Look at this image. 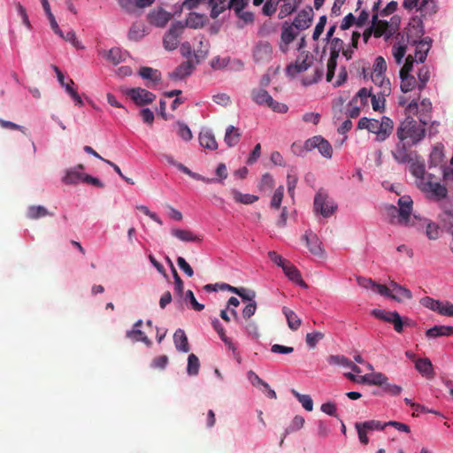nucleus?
<instances>
[{
	"label": "nucleus",
	"mask_w": 453,
	"mask_h": 453,
	"mask_svg": "<svg viewBox=\"0 0 453 453\" xmlns=\"http://www.w3.org/2000/svg\"><path fill=\"white\" fill-rule=\"evenodd\" d=\"M426 127L411 116H406L399 123L390 150V154L397 164H405L411 160L414 155L411 148L418 146L425 139Z\"/></svg>",
	"instance_id": "f257e3e1"
},
{
	"label": "nucleus",
	"mask_w": 453,
	"mask_h": 453,
	"mask_svg": "<svg viewBox=\"0 0 453 453\" xmlns=\"http://www.w3.org/2000/svg\"><path fill=\"white\" fill-rule=\"evenodd\" d=\"M344 377L356 383L380 386L383 393L395 396L399 395L403 390L400 386L388 383V378L382 372H372L361 376L352 372H345Z\"/></svg>",
	"instance_id": "f03ea898"
},
{
	"label": "nucleus",
	"mask_w": 453,
	"mask_h": 453,
	"mask_svg": "<svg viewBox=\"0 0 453 453\" xmlns=\"http://www.w3.org/2000/svg\"><path fill=\"white\" fill-rule=\"evenodd\" d=\"M401 23V19L398 15L390 17L389 20L380 19L379 14L374 13L372 17L371 28L373 31L375 37H385L386 40L389 39L396 33Z\"/></svg>",
	"instance_id": "7ed1b4c3"
},
{
	"label": "nucleus",
	"mask_w": 453,
	"mask_h": 453,
	"mask_svg": "<svg viewBox=\"0 0 453 453\" xmlns=\"http://www.w3.org/2000/svg\"><path fill=\"white\" fill-rule=\"evenodd\" d=\"M432 109V103L429 99L412 100L406 105L405 113L407 116H417L418 122L426 127L431 119Z\"/></svg>",
	"instance_id": "20e7f679"
},
{
	"label": "nucleus",
	"mask_w": 453,
	"mask_h": 453,
	"mask_svg": "<svg viewBox=\"0 0 453 453\" xmlns=\"http://www.w3.org/2000/svg\"><path fill=\"white\" fill-rule=\"evenodd\" d=\"M314 58L311 54L309 52H302L294 63L287 65L285 73L288 76L293 79L299 78L304 72L312 66Z\"/></svg>",
	"instance_id": "39448f33"
},
{
	"label": "nucleus",
	"mask_w": 453,
	"mask_h": 453,
	"mask_svg": "<svg viewBox=\"0 0 453 453\" xmlns=\"http://www.w3.org/2000/svg\"><path fill=\"white\" fill-rule=\"evenodd\" d=\"M418 188L426 194V197L434 201H441L448 195L446 187L440 182L432 180V176L425 181L419 180Z\"/></svg>",
	"instance_id": "423d86ee"
},
{
	"label": "nucleus",
	"mask_w": 453,
	"mask_h": 453,
	"mask_svg": "<svg viewBox=\"0 0 453 453\" xmlns=\"http://www.w3.org/2000/svg\"><path fill=\"white\" fill-rule=\"evenodd\" d=\"M412 204L413 202L411 196H403L398 199V207L394 205L390 207L392 215H394V213L397 214V216L395 217L396 223L403 226L409 225Z\"/></svg>",
	"instance_id": "0eeeda50"
},
{
	"label": "nucleus",
	"mask_w": 453,
	"mask_h": 453,
	"mask_svg": "<svg viewBox=\"0 0 453 453\" xmlns=\"http://www.w3.org/2000/svg\"><path fill=\"white\" fill-rule=\"evenodd\" d=\"M337 204L326 193L319 190L314 197V211L324 218L332 216L337 210Z\"/></svg>",
	"instance_id": "6e6552de"
},
{
	"label": "nucleus",
	"mask_w": 453,
	"mask_h": 453,
	"mask_svg": "<svg viewBox=\"0 0 453 453\" xmlns=\"http://www.w3.org/2000/svg\"><path fill=\"white\" fill-rule=\"evenodd\" d=\"M413 70V60L411 59V56L409 55L406 58V61L400 71V78H401V90L403 93L410 92L413 90L416 87H418V82L413 75L411 73Z\"/></svg>",
	"instance_id": "1a4fd4ad"
},
{
	"label": "nucleus",
	"mask_w": 453,
	"mask_h": 453,
	"mask_svg": "<svg viewBox=\"0 0 453 453\" xmlns=\"http://www.w3.org/2000/svg\"><path fill=\"white\" fill-rule=\"evenodd\" d=\"M420 303L424 307L446 317L453 316V303L449 301H440L430 296H425L420 299Z\"/></svg>",
	"instance_id": "9d476101"
},
{
	"label": "nucleus",
	"mask_w": 453,
	"mask_h": 453,
	"mask_svg": "<svg viewBox=\"0 0 453 453\" xmlns=\"http://www.w3.org/2000/svg\"><path fill=\"white\" fill-rule=\"evenodd\" d=\"M372 314L380 320L393 324L394 329L397 333L403 332L404 324L409 325L408 319L404 322L400 314L395 311H388L382 309H373Z\"/></svg>",
	"instance_id": "9b49d317"
},
{
	"label": "nucleus",
	"mask_w": 453,
	"mask_h": 453,
	"mask_svg": "<svg viewBox=\"0 0 453 453\" xmlns=\"http://www.w3.org/2000/svg\"><path fill=\"white\" fill-rule=\"evenodd\" d=\"M185 26L180 21H176L171 25L170 29L165 33L163 38V45L166 50H173L179 45V38L184 31Z\"/></svg>",
	"instance_id": "f8f14e48"
},
{
	"label": "nucleus",
	"mask_w": 453,
	"mask_h": 453,
	"mask_svg": "<svg viewBox=\"0 0 453 453\" xmlns=\"http://www.w3.org/2000/svg\"><path fill=\"white\" fill-rule=\"evenodd\" d=\"M304 148L307 151L318 149L319 152L326 158H331L333 149L330 143L322 136H313L304 142Z\"/></svg>",
	"instance_id": "ddd939ff"
},
{
	"label": "nucleus",
	"mask_w": 453,
	"mask_h": 453,
	"mask_svg": "<svg viewBox=\"0 0 453 453\" xmlns=\"http://www.w3.org/2000/svg\"><path fill=\"white\" fill-rule=\"evenodd\" d=\"M404 165H409V170L411 173L416 178V184L418 186L419 180L425 181L426 179L430 178L432 174H427L426 173L425 163L422 160H419V157L417 152L414 151V155L411 161L405 162Z\"/></svg>",
	"instance_id": "4468645a"
},
{
	"label": "nucleus",
	"mask_w": 453,
	"mask_h": 453,
	"mask_svg": "<svg viewBox=\"0 0 453 453\" xmlns=\"http://www.w3.org/2000/svg\"><path fill=\"white\" fill-rule=\"evenodd\" d=\"M273 48L267 42H258L253 49V59L258 65H265L272 60Z\"/></svg>",
	"instance_id": "2eb2a0df"
},
{
	"label": "nucleus",
	"mask_w": 453,
	"mask_h": 453,
	"mask_svg": "<svg viewBox=\"0 0 453 453\" xmlns=\"http://www.w3.org/2000/svg\"><path fill=\"white\" fill-rule=\"evenodd\" d=\"M303 239L305 241L307 248L313 256L319 258L325 257V250L322 242L316 234L311 231H307L303 236Z\"/></svg>",
	"instance_id": "dca6fc26"
},
{
	"label": "nucleus",
	"mask_w": 453,
	"mask_h": 453,
	"mask_svg": "<svg viewBox=\"0 0 453 453\" xmlns=\"http://www.w3.org/2000/svg\"><path fill=\"white\" fill-rule=\"evenodd\" d=\"M172 13L161 7L151 10L148 16V22L157 27H164L172 19Z\"/></svg>",
	"instance_id": "f3484780"
},
{
	"label": "nucleus",
	"mask_w": 453,
	"mask_h": 453,
	"mask_svg": "<svg viewBox=\"0 0 453 453\" xmlns=\"http://www.w3.org/2000/svg\"><path fill=\"white\" fill-rule=\"evenodd\" d=\"M251 96L253 101L256 102L257 104H265L268 107L272 108L274 111H281L280 104L274 101L272 96H270L267 91L264 89H254L251 93Z\"/></svg>",
	"instance_id": "a211bd4d"
},
{
	"label": "nucleus",
	"mask_w": 453,
	"mask_h": 453,
	"mask_svg": "<svg viewBox=\"0 0 453 453\" xmlns=\"http://www.w3.org/2000/svg\"><path fill=\"white\" fill-rule=\"evenodd\" d=\"M127 95L137 104L145 105L156 99V95L142 88H131Z\"/></svg>",
	"instance_id": "6ab92c4d"
},
{
	"label": "nucleus",
	"mask_w": 453,
	"mask_h": 453,
	"mask_svg": "<svg viewBox=\"0 0 453 453\" xmlns=\"http://www.w3.org/2000/svg\"><path fill=\"white\" fill-rule=\"evenodd\" d=\"M394 130V123L393 120L387 116H383L380 123L373 133L375 136V141L379 142H382L386 141L391 135Z\"/></svg>",
	"instance_id": "aec40b11"
},
{
	"label": "nucleus",
	"mask_w": 453,
	"mask_h": 453,
	"mask_svg": "<svg viewBox=\"0 0 453 453\" xmlns=\"http://www.w3.org/2000/svg\"><path fill=\"white\" fill-rule=\"evenodd\" d=\"M312 19L313 10L311 7H307L296 13L291 24L294 25V27H297L303 31L311 26Z\"/></svg>",
	"instance_id": "412c9836"
},
{
	"label": "nucleus",
	"mask_w": 453,
	"mask_h": 453,
	"mask_svg": "<svg viewBox=\"0 0 453 453\" xmlns=\"http://www.w3.org/2000/svg\"><path fill=\"white\" fill-rule=\"evenodd\" d=\"M415 44V51H414V59L417 63H424L426 59L427 54L432 46V39L430 37H426L418 42H414Z\"/></svg>",
	"instance_id": "4be33fe9"
},
{
	"label": "nucleus",
	"mask_w": 453,
	"mask_h": 453,
	"mask_svg": "<svg viewBox=\"0 0 453 453\" xmlns=\"http://www.w3.org/2000/svg\"><path fill=\"white\" fill-rule=\"evenodd\" d=\"M372 81L374 85L372 88L374 91H379L382 96H389L391 93V83L385 74L372 73Z\"/></svg>",
	"instance_id": "5701e85b"
},
{
	"label": "nucleus",
	"mask_w": 453,
	"mask_h": 453,
	"mask_svg": "<svg viewBox=\"0 0 453 453\" xmlns=\"http://www.w3.org/2000/svg\"><path fill=\"white\" fill-rule=\"evenodd\" d=\"M285 277H287L293 284L302 288H308V285L303 280L299 270L287 260H285Z\"/></svg>",
	"instance_id": "b1692460"
},
{
	"label": "nucleus",
	"mask_w": 453,
	"mask_h": 453,
	"mask_svg": "<svg viewBox=\"0 0 453 453\" xmlns=\"http://www.w3.org/2000/svg\"><path fill=\"white\" fill-rule=\"evenodd\" d=\"M327 362L330 365L349 368L353 372L356 373L361 372L360 368L343 355H331L327 357Z\"/></svg>",
	"instance_id": "393cba45"
},
{
	"label": "nucleus",
	"mask_w": 453,
	"mask_h": 453,
	"mask_svg": "<svg viewBox=\"0 0 453 453\" xmlns=\"http://www.w3.org/2000/svg\"><path fill=\"white\" fill-rule=\"evenodd\" d=\"M389 286L392 288L391 299L403 302V300H411L412 298L411 291L397 282L391 281Z\"/></svg>",
	"instance_id": "a878e982"
},
{
	"label": "nucleus",
	"mask_w": 453,
	"mask_h": 453,
	"mask_svg": "<svg viewBox=\"0 0 453 453\" xmlns=\"http://www.w3.org/2000/svg\"><path fill=\"white\" fill-rule=\"evenodd\" d=\"M426 337L428 339H435L437 337L441 336H450L453 335V326H443V325H436L433 327L428 328L425 332Z\"/></svg>",
	"instance_id": "bb28decb"
},
{
	"label": "nucleus",
	"mask_w": 453,
	"mask_h": 453,
	"mask_svg": "<svg viewBox=\"0 0 453 453\" xmlns=\"http://www.w3.org/2000/svg\"><path fill=\"white\" fill-rule=\"evenodd\" d=\"M403 6L408 11L417 9L420 12H425L426 9L432 8L433 12H434V3L433 0H403Z\"/></svg>",
	"instance_id": "cd10ccee"
},
{
	"label": "nucleus",
	"mask_w": 453,
	"mask_h": 453,
	"mask_svg": "<svg viewBox=\"0 0 453 453\" xmlns=\"http://www.w3.org/2000/svg\"><path fill=\"white\" fill-rule=\"evenodd\" d=\"M194 68L195 64L193 61L191 59H188L176 67V69L171 73V77L175 80H181L189 75Z\"/></svg>",
	"instance_id": "c85d7f7f"
},
{
	"label": "nucleus",
	"mask_w": 453,
	"mask_h": 453,
	"mask_svg": "<svg viewBox=\"0 0 453 453\" xmlns=\"http://www.w3.org/2000/svg\"><path fill=\"white\" fill-rule=\"evenodd\" d=\"M415 368L424 377L432 378L434 374L432 362L429 358H418L415 362Z\"/></svg>",
	"instance_id": "c756f323"
},
{
	"label": "nucleus",
	"mask_w": 453,
	"mask_h": 453,
	"mask_svg": "<svg viewBox=\"0 0 453 453\" xmlns=\"http://www.w3.org/2000/svg\"><path fill=\"white\" fill-rule=\"evenodd\" d=\"M199 142L202 147L211 150L218 149V143L214 134L211 131H202L199 134Z\"/></svg>",
	"instance_id": "7c9ffc66"
},
{
	"label": "nucleus",
	"mask_w": 453,
	"mask_h": 453,
	"mask_svg": "<svg viewBox=\"0 0 453 453\" xmlns=\"http://www.w3.org/2000/svg\"><path fill=\"white\" fill-rule=\"evenodd\" d=\"M207 17L205 15L199 14L196 12H191L187 17L184 26L196 29L203 27L205 25Z\"/></svg>",
	"instance_id": "2f4dec72"
},
{
	"label": "nucleus",
	"mask_w": 453,
	"mask_h": 453,
	"mask_svg": "<svg viewBox=\"0 0 453 453\" xmlns=\"http://www.w3.org/2000/svg\"><path fill=\"white\" fill-rule=\"evenodd\" d=\"M104 58L114 65H119L126 59V52L119 48H112L104 52Z\"/></svg>",
	"instance_id": "473e14b6"
},
{
	"label": "nucleus",
	"mask_w": 453,
	"mask_h": 453,
	"mask_svg": "<svg viewBox=\"0 0 453 453\" xmlns=\"http://www.w3.org/2000/svg\"><path fill=\"white\" fill-rule=\"evenodd\" d=\"M173 342L176 349L179 351H182L185 353L189 351L188 338L185 332L182 329L176 330V332L173 334Z\"/></svg>",
	"instance_id": "72a5a7b5"
},
{
	"label": "nucleus",
	"mask_w": 453,
	"mask_h": 453,
	"mask_svg": "<svg viewBox=\"0 0 453 453\" xmlns=\"http://www.w3.org/2000/svg\"><path fill=\"white\" fill-rule=\"evenodd\" d=\"M171 233L174 237L185 242H196L201 241V239L190 230L173 228Z\"/></svg>",
	"instance_id": "f704fd0d"
},
{
	"label": "nucleus",
	"mask_w": 453,
	"mask_h": 453,
	"mask_svg": "<svg viewBox=\"0 0 453 453\" xmlns=\"http://www.w3.org/2000/svg\"><path fill=\"white\" fill-rule=\"evenodd\" d=\"M241 132L234 126H229L226 130L224 141L229 147L235 146L241 138Z\"/></svg>",
	"instance_id": "c9c22d12"
},
{
	"label": "nucleus",
	"mask_w": 453,
	"mask_h": 453,
	"mask_svg": "<svg viewBox=\"0 0 453 453\" xmlns=\"http://www.w3.org/2000/svg\"><path fill=\"white\" fill-rule=\"evenodd\" d=\"M407 45L404 42H396L392 46V55L397 65H402L406 54Z\"/></svg>",
	"instance_id": "e433bc0d"
},
{
	"label": "nucleus",
	"mask_w": 453,
	"mask_h": 453,
	"mask_svg": "<svg viewBox=\"0 0 453 453\" xmlns=\"http://www.w3.org/2000/svg\"><path fill=\"white\" fill-rule=\"evenodd\" d=\"M84 175L85 173L70 168L66 170L65 176L62 178V181L66 185L77 184L80 181H82Z\"/></svg>",
	"instance_id": "4c0bfd02"
},
{
	"label": "nucleus",
	"mask_w": 453,
	"mask_h": 453,
	"mask_svg": "<svg viewBox=\"0 0 453 453\" xmlns=\"http://www.w3.org/2000/svg\"><path fill=\"white\" fill-rule=\"evenodd\" d=\"M210 43L209 41L204 40L203 37L200 38L199 47L194 52V57L196 58V63L198 64L200 61L204 59L209 52Z\"/></svg>",
	"instance_id": "58836bf2"
},
{
	"label": "nucleus",
	"mask_w": 453,
	"mask_h": 453,
	"mask_svg": "<svg viewBox=\"0 0 453 453\" xmlns=\"http://www.w3.org/2000/svg\"><path fill=\"white\" fill-rule=\"evenodd\" d=\"M231 194L233 196L234 200L239 203L250 204L258 200V196H257L242 194L236 189H232Z\"/></svg>",
	"instance_id": "ea45409f"
},
{
	"label": "nucleus",
	"mask_w": 453,
	"mask_h": 453,
	"mask_svg": "<svg viewBox=\"0 0 453 453\" xmlns=\"http://www.w3.org/2000/svg\"><path fill=\"white\" fill-rule=\"evenodd\" d=\"M285 319L288 327L292 331H296L302 325V319L300 317L291 310L285 309Z\"/></svg>",
	"instance_id": "a19ab883"
},
{
	"label": "nucleus",
	"mask_w": 453,
	"mask_h": 453,
	"mask_svg": "<svg viewBox=\"0 0 453 453\" xmlns=\"http://www.w3.org/2000/svg\"><path fill=\"white\" fill-rule=\"evenodd\" d=\"M52 214L42 205H32L27 210V217L31 219H37Z\"/></svg>",
	"instance_id": "79ce46f5"
},
{
	"label": "nucleus",
	"mask_w": 453,
	"mask_h": 453,
	"mask_svg": "<svg viewBox=\"0 0 453 453\" xmlns=\"http://www.w3.org/2000/svg\"><path fill=\"white\" fill-rule=\"evenodd\" d=\"M139 74L142 79L150 80L153 82L160 81V73L157 69L151 67L143 66L139 70Z\"/></svg>",
	"instance_id": "37998d69"
},
{
	"label": "nucleus",
	"mask_w": 453,
	"mask_h": 453,
	"mask_svg": "<svg viewBox=\"0 0 453 453\" xmlns=\"http://www.w3.org/2000/svg\"><path fill=\"white\" fill-rule=\"evenodd\" d=\"M226 0H209V4L211 7V17L212 19L218 18L227 7Z\"/></svg>",
	"instance_id": "c03bdc74"
},
{
	"label": "nucleus",
	"mask_w": 453,
	"mask_h": 453,
	"mask_svg": "<svg viewBox=\"0 0 453 453\" xmlns=\"http://www.w3.org/2000/svg\"><path fill=\"white\" fill-rule=\"evenodd\" d=\"M323 73H324V72L321 67H316L313 70V73L311 76H306V77L301 78V83L303 87H308L312 84H315L322 79Z\"/></svg>",
	"instance_id": "a18cd8bd"
},
{
	"label": "nucleus",
	"mask_w": 453,
	"mask_h": 453,
	"mask_svg": "<svg viewBox=\"0 0 453 453\" xmlns=\"http://www.w3.org/2000/svg\"><path fill=\"white\" fill-rule=\"evenodd\" d=\"M379 123H380V120H378V119L362 117L358 120L357 128L358 129H366L370 133L373 134L375 132Z\"/></svg>",
	"instance_id": "49530a36"
},
{
	"label": "nucleus",
	"mask_w": 453,
	"mask_h": 453,
	"mask_svg": "<svg viewBox=\"0 0 453 453\" xmlns=\"http://www.w3.org/2000/svg\"><path fill=\"white\" fill-rule=\"evenodd\" d=\"M145 35V27L142 23H134L128 32V38L133 41H139Z\"/></svg>",
	"instance_id": "de8ad7c7"
},
{
	"label": "nucleus",
	"mask_w": 453,
	"mask_h": 453,
	"mask_svg": "<svg viewBox=\"0 0 453 453\" xmlns=\"http://www.w3.org/2000/svg\"><path fill=\"white\" fill-rule=\"evenodd\" d=\"M291 393L295 395V397L298 400V402L302 404L304 410L307 411H311L313 410V401L309 395H303L297 392L295 389H291Z\"/></svg>",
	"instance_id": "09e8293b"
},
{
	"label": "nucleus",
	"mask_w": 453,
	"mask_h": 453,
	"mask_svg": "<svg viewBox=\"0 0 453 453\" xmlns=\"http://www.w3.org/2000/svg\"><path fill=\"white\" fill-rule=\"evenodd\" d=\"M212 326H213V328L217 331V333L219 334L220 339L224 342V343L226 345L228 346L229 349H231L233 351H234L236 349L235 347L234 346V344L232 343L231 340L226 335V333H225V330H224V327L223 326L220 324V322L219 321V319H215L213 321H212Z\"/></svg>",
	"instance_id": "8fccbe9b"
},
{
	"label": "nucleus",
	"mask_w": 453,
	"mask_h": 453,
	"mask_svg": "<svg viewBox=\"0 0 453 453\" xmlns=\"http://www.w3.org/2000/svg\"><path fill=\"white\" fill-rule=\"evenodd\" d=\"M200 363L198 357L195 354H190L188 357L187 372L190 376L197 375L199 372Z\"/></svg>",
	"instance_id": "3c124183"
},
{
	"label": "nucleus",
	"mask_w": 453,
	"mask_h": 453,
	"mask_svg": "<svg viewBox=\"0 0 453 453\" xmlns=\"http://www.w3.org/2000/svg\"><path fill=\"white\" fill-rule=\"evenodd\" d=\"M167 261L169 262V264L171 265L172 273H173V275L175 293L179 296H183V292H184V283H183L182 280L180 279V277L179 276V274H178L175 267L173 266L172 261L169 258H167Z\"/></svg>",
	"instance_id": "603ef678"
},
{
	"label": "nucleus",
	"mask_w": 453,
	"mask_h": 453,
	"mask_svg": "<svg viewBox=\"0 0 453 453\" xmlns=\"http://www.w3.org/2000/svg\"><path fill=\"white\" fill-rule=\"evenodd\" d=\"M387 96H382L379 91H374L371 96L372 109L376 111H382L385 106V98Z\"/></svg>",
	"instance_id": "864d4df0"
},
{
	"label": "nucleus",
	"mask_w": 453,
	"mask_h": 453,
	"mask_svg": "<svg viewBox=\"0 0 453 453\" xmlns=\"http://www.w3.org/2000/svg\"><path fill=\"white\" fill-rule=\"evenodd\" d=\"M424 223L426 226V234L430 240H436L440 235V228L438 225L434 222L429 221L428 219H424Z\"/></svg>",
	"instance_id": "5fc2aeb1"
},
{
	"label": "nucleus",
	"mask_w": 453,
	"mask_h": 453,
	"mask_svg": "<svg viewBox=\"0 0 453 453\" xmlns=\"http://www.w3.org/2000/svg\"><path fill=\"white\" fill-rule=\"evenodd\" d=\"M418 90H422L426 87V83L428 82V81L430 79V72H429L428 67H426L425 65L420 67L418 72Z\"/></svg>",
	"instance_id": "6e6d98bb"
},
{
	"label": "nucleus",
	"mask_w": 453,
	"mask_h": 453,
	"mask_svg": "<svg viewBox=\"0 0 453 453\" xmlns=\"http://www.w3.org/2000/svg\"><path fill=\"white\" fill-rule=\"evenodd\" d=\"M127 337L130 338L134 342H142L146 344H150V340L145 335V334L140 329H132L127 332Z\"/></svg>",
	"instance_id": "4d7b16f0"
},
{
	"label": "nucleus",
	"mask_w": 453,
	"mask_h": 453,
	"mask_svg": "<svg viewBox=\"0 0 453 453\" xmlns=\"http://www.w3.org/2000/svg\"><path fill=\"white\" fill-rule=\"evenodd\" d=\"M300 32L301 30L297 27H294V25L291 23L287 26V22L285 21V44H288L296 39Z\"/></svg>",
	"instance_id": "13d9d810"
},
{
	"label": "nucleus",
	"mask_w": 453,
	"mask_h": 453,
	"mask_svg": "<svg viewBox=\"0 0 453 453\" xmlns=\"http://www.w3.org/2000/svg\"><path fill=\"white\" fill-rule=\"evenodd\" d=\"M304 422L305 420L303 416L296 415L290 422L288 427L285 429V435L300 430L303 426Z\"/></svg>",
	"instance_id": "bf43d9fd"
},
{
	"label": "nucleus",
	"mask_w": 453,
	"mask_h": 453,
	"mask_svg": "<svg viewBox=\"0 0 453 453\" xmlns=\"http://www.w3.org/2000/svg\"><path fill=\"white\" fill-rule=\"evenodd\" d=\"M273 178L269 173L264 174L259 184V189L264 192H270L273 190Z\"/></svg>",
	"instance_id": "052dcab7"
},
{
	"label": "nucleus",
	"mask_w": 453,
	"mask_h": 453,
	"mask_svg": "<svg viewBox=\"0 0 453 453\" xmlns=\"http://www.w3.org/2000/svg\"><path fill=\"white\" fill-rule=\"evenodd\" d=\"M374 90L372 88L368 89L366 88H363L359 89L357 96L354 98H357V103L358 100L360 101L361 105H365L368 103V99L372 96Z\"/></svg>",
	"instance_id": "680f3d73"
},
{
	"label": "nucleus",
	"mask_w": 453,
	"mask_h": 453,
	"mask_svg": "<svg viewBox=\"0 0 453 453\" xmlns=\"http://www.w3.org/2000/svg\"><path fill=\"white\" fill-rule=\"evenodd\" d=\"M362 426L369 431H380L383 430L387 425L386 422H381L379 420H368L362 422Z\"/></svg>",
	"instance_id": "e2e57ef3"
},
{
	"label": "nucleus",
	"mask_w": 453,
	"mask_h": 453,
	"mask_svg": "<svg viewBox=\"0 0 453 453\" xmlns=\"http://www.w3.org/2000/svg\"><path fill=\"white\" fill-rule=\"evenodd\" d=\"M343 41L338 37L330 40V55L339 57L340 52L343 49Z\"/></svg>",
	"instance_id": "0e129e2a"
},
{
	"label": "nucleus",
	"mask_w": 453,
	"mask_h": 453,
	"mask_svg": "<svg viewBox=\"0 0 453 453\" xmlns=\"http://www.w3.org/2000/svg\"><path fill=\"white\" fill-rule=\"evenodd\" d=\"M324 334L320 332H312L306 334V343L310 349H314L318 342L322 340Z\"/></svg>",
	"instance_id": "69168bd1"
},
{
	"label": "nucleus",
	"mask_w": 453,
	"mask_h": 453,
	"mask_svg": "<svg viewBox=\"0 0 453 453\" xmlns=\"http://www.w3.org/2000/svg\"><path fill=\"white\" fill-rule=\"evenodd\" d=\"M386 70L387 64L385 59L380 56L377 57L374 60L372 73L385 74Z\"/></svg>",
	"instance_id": "338daca9"
},
{
	"label": "nucleus",
	"mask_w": 453,
	"mask_h": 453,
	"mask_svg": "<svg viewBox=\"0 0 453 453\" xmlns=\"http://www.w3.org/2000/svg\"><path fill=\"white\" fill-rule=\"evenodd\" d=\"M185 300L190 303L191 308L196 311H201L204 309V305L198 303L191 290H188L185 294Z\"/></svg>",
	"instance_id": "774afa93"
}]
</instances>
